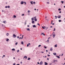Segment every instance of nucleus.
<instances>
[{
    "mask_svg": "<svg viewBox=\"0 0 65 65\" xmlns=\"http://www.w3.org/2000/svg\"><path fill=\"white\" fill-rule=\"evenodd\" d=\"M31 45V44H30V43H28V44L27 45V47H28V46H29V45Z\"/></svg>",
    "mask_w": 65,
    "mask_h": 65,
    "instance_id": "1",
    "label": "nucleus"
},
{
    "mask_svg": "<svg viewBox=\"0 0 65 65\" xmlns=\"http://www.w3.org/2000/svg\"><path fill=\"white\" fill-rule=\"evenodd\" d=\"M43 64V62L42 61H41L40 63V64H41V65H42Z\"/></svg>",
    "mask_w": 65,
    "mask_h": 65,
    "instance_id": "2",
    "label": "nucleus"
},
{
    "mask_svg": "<svg viewBox=\"0 0 65 65\" xmlns=\"http://www.w3.org/2000/svg\"><path fill=\"white\" fill-rule=\"evenodd\" d=\"M24 2L23 1H21V4H24Z\"/></svg>",
    "mask_w": 65,
    "mask_h": 65,
    "instance_id": "3",
    "label": "nucleus"
},
{
    "mask_svg": "<svg viewBox=\"0 0 65 65\" xmlns=\"http://www.w3.org/2000/svg\"><path fill=\"white\" fill-rule=\"evenodd\" d=\"M13 36H14V38H15V37H16V35H15L14 34H13Z\"/></svg>",
    "mask_w": 65,
    "mask_h": 65,
    "instance_id": "4",
    "label": "nucleus"
},
{
    "mask_svg": "<svg viewBox=\"0 0 65 65\" xmlns=\"http://www.w3.org/2000/svg\"><path fill=\"white\" fill-rule=\"evenodd\" d=\"M34 18H35V21H37V19H36V17H34Z\"/></svg>",
    "mask_w": 65,
    "mask_h": 65,
    "instance_id": "5",
    "label": "nucleus"
},
{
    "mask_svg": "<svg viewBox=\"0 0 65 65\" xmlns=\"http://www.w3.org/2000/svg\"><path fill=\"white\" fill-rule=\"evenodd\" d=\"M58 19H60L61 18V15H60V16L59 15L58 16Z\"/></svg>",
    "mask_w": 65,
    "mask_h": 65,
    "instance_id": "6",
    "label": "nucleus"
},
{
    "mask_svg": "<svg viewBox=\"0 0 65 65\" xmlns=\"http://www.w3.org/2000/svg\"><path fill=\"white\" fill-rule=\"evenodd\" d=\"M24 58H25L26 59L27 58V57L26 56H25L24 57Z\"/></svg>",
    "mask_w": 65,
    "mask_h": 65,
    "instance_id": "7",
    "label": "nucleus"
},
{
    "mask_svg": "<svg viewBox=\"0 0 65 65\" xmlns=\"http://www.w3.org/2000/svg\"><path fill=\"white\" fill-rule=\"evenodd\" d=\"M58 17V16H55V19H57V17Z\"/></svg>",
    "mask_w": 65,
    "mask_h": 65,
    "instance_id": "8",
    "label": "nucleus"
},
{
    "mask_svg": "<svg viewBox=\"0 0 65 65\" xmlns=\"http://www.w3.org/2000/svg\"><path fill=\"white\" fill-rule=\"evenodd\" d=\"M45 65H47V64H48V63H47L46 62H45Z\"/></svg>",
    "mask_w": 65,
    "mask_h": 65,
    "instance_id": "9",
    "label": "nucleus"
},
{
    "mask_svg": "<svg viewBox=\"0 0 65 65\" xmlns=\"http://www.w3.org/2000/svg\"><path fill=\"white\" fill-rule=\"evenodd\" d=\"M33 28H36V26L35 25H33Z\"/></svg>",
    "mask_w": 65,
    "mask_h": 65,
    "instance_id": "10",
    "label": "nucleus"
},
{
    "mask_svg": "<svg viewBox=\"0 0 65 65\" xmlns=\"http://www.w3.org/2000/svg\"><path fill=\"white\" fill-rule=\"evenodd\" d=\"M53 55H54L55 56H56V55H57V54L56 53H53Z\"/></svg>",
    "mask_w": 65,
    "mask_h": 65,
    "instance_id": "11",
    "label": "nucleus"
},
{
    "mask_svg": "<svg viewBox=\"0 0 65 65\" xmlns=\"http://www.w3.org/2000/svg\"><path fill=\"white\" fill-rule=\"evenodd\" d=\"M56 56V57H57V58H60V57H59V56H57H57Z\"/></svg>",
    "mask_w": 65,
    "mask_h": 65,
    "instance_id": "12",
    "label": "nucleus"
},
{
    "mask_svg": "<svg viewBox=\"0 0 65 65\" xmlns=\"http://www.w3.org/2000/svg\"><path fill=\"white\" fill-rule=\"evenodd\" d=\"M31 59V58H28L27 60H30Z\"/></svg>",
    "mask_w": 65,
    "mask_h": 65,
    "instance_id": "13",
    "label": "nucleus"
},
{
    "mask_svg": "<svg viewBox=\"0 0 65 65\" xmlns=\"http://www.w3.org/2000/svg\"><path fill=\"white\" fill-rule=\"evenodd\" d=\"M27 30H28V31H30V29H29V28H28L27 29Z\"/></svg>",
    "mask_w": 65,
    "mask_h": 65,
    "instance_id": "14",
    "label": "nucleus"
},
{
    "mask_svg": "<svg viewBox=\"0 0 65 65\" xmlns=\"http://www.w3.org/2000/svg\"><path fill=\"white\" fill-rule=\"evenodd\" d=\"M30 3H31V4H32V5L33 4V2L32 1L30 2Z\"/></svg>",
    "mask_w": 65,
    "mask_h": 65,
    "instance_id": "15",
    "label": "nucleus"
},
{
    "mask_svg": "<svg viewBox=\"0 0 65 65\" xmlns=\"http://www.w3.org/2000/svg\"><path fill=\"white\" fill-rule=\"evenodd\" d=\"M61 3H62V4H63V3H64V1H61Z\"/></svg>",
    "mask_w": 65,
    "mask_h": 65,
    "instance_id": "16",
    "label": "nucleus"
},
{
    "mask_svg": "<svg viewBox=\"0 0 65 65\" xmlns=\"http://www.w3.org/2000/svg\"><path fill=\"white\" fill-rule=\"evenodd\" d=\"M54 46L55 47H57V44L55 45Z\"/></svg>",
    "mask_w": 65,
    "mask_h": 65,
    "instance_id": "17",
    "label": "nucleus"
},
{
    "mask_svg": "<svg viewBox=\"0 0 65 65\" xmlns=\"http://www.w3.org/2000/svg\"><path fill=\"white\" fill-rule=\"evenodd\" d=\"M12 51H15V49H14V48L12 49Z\"/></svg>",
    "mask_w": 65,
    "mask_h": 65,
    "instance_id": "18",
    "label": "nucleus"
},
{
    "mask_svg": "<svg viewBox=\"0 0 65 65\" xmlns=\"http://www.w3.org/2000/svg\"><path fill=\"white\" fill-rule=\"evenodd\" d=\"M21 44H24V42H21Z\"/></svg>",
    "mask_w": 65,
    "mask_h": 65,
    "instance_id": "19",
    "label": "nucleus"
},
{
    "mask_svg": "<svg viewBox=\"0 0 65 65\" xmlns=\"http://www.w3.org/2000/svg\"><path fill=\"white\" fill-rule=\"evenodd\" d=\"M52 48H51V49H50L51 51H53V49Z\"/></svg>",
    "mask_w": 65,
    "mask_h": 65,
    "instance_id": "20",
    "label": "nucleus"
},
{
    "mask_svg": "<svg viewBox=\"0 0 65 65\" xmlns=\"http://www.w3.org/2000/svg\"><path fill=\"white\" fill-rule=\"evenodd\" d=\"M3 23H5V24H6V21H4V22H3Z\"/></svg>",
    "mask_w": 65,
    "mask_h": 65,
    "instance_id": "21",
    "label": "nucleus"
},
{
    "mask_svg": "<svg viewBox=\"0 0 65 65\" xmlns=\"http://www.w3.org/2000/svg\"><path fill=\"white\" fill-rule=\"evenodd\" d=\"M6 35L7 36H8L9 35V34H8V33H7L6 34Z\"/></svg>",
    "mask_w": 65,
    "mask_h": 65,
    "instance_id": "22",
    "label": "nucleus"
},
{
    "mask_svg": "<svg viewBox=\"0 0 65 65\" xmlns=\"http://www.w3.org/2000/svg\"><path fill=\"white\" fill-rule=\"evenodd\" d=\"M8 40H9V39H7L6 40V41H8Z\"/></svg>",
    "mask_w": 65,
    "mask_h": 65,
    "instance_id": "23",
    "label": "nucleus"
},
{
    "mask_svg": "<svg viewBox=\"0 0 65 65\" xmlns=\"http://www.w3.org/2000/svg\"><path fill=\"white\" fill-rule=\"evenodd\" d=\"M31 20H32V21H33V20H34V18H31Z\"/></svg>",
    "mask_w": 65,
    "mask_h": 65,
    "instance_id": "24",
    "label": "nucleus"
},
{
    "mask_svg": "<svg viewBox=\"0 0 65 65\" xmlns=\"http://www.w3.org/2000/svg\"><path fill=\"white\" fill-rule=\"evenodd\" d=\"M34 23V21H32V23L33 24V23Z\"/></svg>",
    "mask_w": 65,
    "mask_h": 65,
    "instance_id": "25",
    "label": "nucleus"
},
{
    "mask_svg": "<svg viewBox=\"0 0 65 65\" xmlns=\"http://www.w3.org/2000/svg\"><path fill=\"white\" fill-rule=\"evenodd\" d=\"M59 22H61V20H59Z\"/></svg>",
    "mask_w": 65,
    "mask_h": 65,
    "instance_id": "26",
    "label": "nucleus"
},
{
    "mask_svg": "<svg viewBox=\"0 0 65 65\" xmlns=\"http://www.w3.org/2000/svg\"><path fill=\"white\" fill-rule=\"evenodd\" d=\"M42 28L43 29H45L44 27L42 26Z\"/></svg>",
    "mask_w": 65,
    "mask_h": 65,
    "instance_id": "27",
    "label": "nucleus"
},
{
    "mask_svg": "<svg viewBox=\"0 0 65 65\" xmlns=\"http://www.w3.org/2000/svg\"><path fill=\"white\" fill-rule=\"evenodd\" d=\"M13 17L14 18H16V16H15V15H14L13 16Z\"/></svg>",
    "mask_w": 65,
    "mask_h": 65,
    "instance_id": "28",
    "label": "nucleus"
},
{
    "mask_svg": "<svg viewBox=\"0 0 65 65\" xmlns=\"http://www.w3.org/2000/svg\"><path fill=\"white\" fill-rule=\"evenodd\" d=\"M18 43V42H16V43H15V45H17V44Z\"/></svg>",
    "mask_w": 65,
    "mask_h": 65,
    "instance_id": "29",
    "label": "nucleus"
},
{
    "mask_svg": "<svg viewBox=\"0 0 65 65\" xmlns=\"http://www.w3.org/2000/svg\"><path fill=\"white\" fill-rule=\"evenodd\" d=\"M41 46V45H39L38 47H39Z\"/></svg>",
    "mask_w": 65,
    "mask_h": 65,
    "instance_id": "30",
    "label": "nucleus"
},
{
    "mask_svg": "<svg viewBox=\"0 0 65 65\" xmlns=\"http://www.w3.org/2000/svg\"><path fill=\"white\" fill-rule=\"evenodd\" d=\"M29 12H30V11L29 10H28V13H29Z\"/></svg>",
    "mask_w": 65,
    "mask_h": 65,
    "instance_id": "31",
    "label": "nucleus"
},
{
    "mask_svg": "<svg viewBox=\"0 0 65 65\" xmlns=\"http://www.w3.org/2000/svg\"><path fill=\"white\" fill-rule=\"evenodd\" d=\"M8 8H10V6H8Z\"/></svg>",
    "mask_w": 65,
    "mask_h": 65,
    "instance_id": "32",
    "label": "nucleus"
},
{
    "mask_svg": "<svg viewBox=\"0 0 65 65\" xmlns=\"http://www.w3.org/2000/svg\"><path fill=\"white\" fill-rule=\"evenodd\" d=\"M55 30H56V29H55V28H54V30H53V31H55Z\"/></svg>",
    "mask_w": 65,
    "mask_h": 65,
    "instance_id": "33",
    "label": "nucleus"
},
{
    "mask_svg": "<svg viewBox=\"0 0 65 65\" xmlns=\"http://www.w3.org/2000/svg\"><path fill=\"white\" fill-rule=\"evenodd\" d=\"M44 47L45 48H46V47H45V46H44Z\"/></svg>",
    "mask_w": 65,
    "mask_h": 65,
    "instance_id": "34",
    "label": "nucleus"
},
{
    "mask_svg": "<svg viewBox=\"0 0 65 65\" xmlns=\"http://www.w3.org/2000/svg\"><path fill=\"white\" fill-rule=\"evenodd\" d=\"M5 7L6 8H7V7H8L7 6H6Z\"/></svg>",
    "mask_w": 65,
    "mask_h": 65,
    "instance_id": "35",
    "label": "nucleus"
},
{
    "mask_svg": "<svg viewBox=\"0 0 65 65\" xmlns=\"http://www.w3.org/2000/svg\"><path fill=\"white\" fill-rule=\"evenodd\" d=\"M19 50H18L17 51V52H19Z\"/></svg>",
    "mask_w": 65,
    "mask_h": 65,
    "instance_id": "36",
    "label": "nucleus"
},
{
    "mask_svg": "<svg viewBox=\"0 0 65 65\" xmlns=\"http://www.w3.org/2000/svg\"><path fill=\"white\" fill-rule=\"evenodd\" d=\"M33 4H35L36 3L35 2H33Z\"/></svg>",
    "mask_w": 65,
    "mask_h": 65,
    "instance_id": "37",
    "label": "nucleus"
},
{
    "mask_svg": "<svg viewBox=\"0 0 65 65\" xmlns=\"http://www.w3.org/2000/svg\"><path fill=\"white\" fill-rule=\"evenodd\" d=\"M24 4H25V5L26 4V3L25 2H24Z\"/></svg>",
    "mask_w": 65,
    "mask_h": 65,
    "instance_id": "38",
    "label": "nucleus"
},
{
    "mask_svg": "<svg viewBox=\"0 0 65 65\" xmlns=\"http://www.w3.org/2000/svg\"><path fill=\"white\" fill-rule=\"evenodd\" d=\"M47 4H49L50 3H49L48 2H47Z\"/></svg>",
    "mask_w": 65,
    "mask_h": 65,
    "instance_id": "39",
    "label": "nucleus"
},
{
    "mask_svg": "<svg viewBox=\"0 0 65 65\" xmlns=\"http://www.w3.org/2000/svg\"><path fill=\"white\" fill-rule=\"evenodd\" d=\"M27 27H30V25H27Z\"/></svg>",
    "mask_w": 65,
    "mask_h": 65,
    "instance_id": "40",
    "label": "nucleus"
},
{
    "mask_svg": "<svg viewBox=\"0 0 65 65\" xmlns=\"http://www.w3.org/2000/svg\"><path fill=\"white\" fill-rule=\"evenodd\" d=\"M55 35L54 34L53 36H54V37H55Z\"/></svg>",
    "mask_w": 65,
    "mask_h": 65,
    "instance_id": "41",
    "label": "nucleus"
},
{
    "mask_svg": "<svg viewBox=\"0 0 65 65\" xmlns=\"http://www.w3.org/2000/svg\"><path fill=\"white\" fill-rule=\"evenodd\" d=\"M47 56L48 57H50V55H49L48 54L47 55Z\"/></svg>",
    "mask_w": 65,
    "mask_h": 65,
    "instance_id": "42",
    "label": "nucleus"
},
{
    "mask_svg": "<svg viewBox=\"0 0 65 65\" xmlns=\"http://www.w3.org/2000/svg\"><path fill=\"white\" fill-rule=\"evenodd\" d=\"M58 10H61V9H60V8Z\"/></svg>",
    "mask_w": 65,
    "mask_h": 65,
    "instance_id": "43",
    "label": "nucleus"
},
{
    "mask_svg": "<svg viewBox=\"0 0 65 65\" xmlns=\"http://www.w3.org/2000/svg\"><path fill=\"white\" fill-rule=\"evenodd\" d=\"M37 25H38L39 26H40V24H39V23H38Z\"/></svg>",
    "mask_w": 65,
    "mask_h": 65,
    "instance_id": "44",
    "label": "nucleus"
},
{
    "mask_svg": "<svg viewBox=\"0 0 65 65\" xmlns=\"http://www.w3.org/2000/svg\"><path fill=\"white\" fill-rule=\"evenodd\" d=\"M23 36H24L23 35H22V39H23Z\"/></svg>",
    "mask_w": 65,
    "mask_h": 65,
    "instance_id": "45",
    "label": "nucleus"
},
{
    "mask_svg": "<svg viewBox=\"0 0 65 65\" xmlns=\"http://www.w3.org/2000/svg\"><path fill=\"white\" fill-rule=\"evenodd\" d=\"M23 15H24V14H22V16H23Z\"/></svg>",
    "mask_w": 65,
    "mask_h": 65,
    "instance_id": "46",
    "label": "nucleus"
},
{
    "mask_svg": "<svg viewBox=\"0 0 65 65\" xmlns=\"http://www.w3.org/2000/svg\"><path fill=\"white\" fill-rule=\"evenodd\" d=\"M20 63L21 64H22L23 63V62H20Z\"/></svg>",
    "mask_w": 65,
    "mask_h": 65,
    "instance_id": "47",
    "label": "nucleus"
},
{
    "mask_svg": "<svg viewBox=\"0 0 65 65\" xmlns=\"http://www.w3.org/2000/svg\"><path fill=\"white\" fill-rule=\"evenodd\" d=\"M47 60H49V58H47Z\"/></svg>",
    "mask_w": 65,
    "mask_h": 65,
    "instance_id": "48",
    "label": "nucleus"
},
{
    "mask_svg": "<svg viewBox=\"0 0 65 65\" xmlns=\"http://www.w3.org/2000/svg\"><path fill=\"white\" fill-rule=\"evenodd\" d=\"M20 38V37H19V36H18L17 37V38Z\"/></svg>",
    "mask_w": 65,
    "mask_h": 65,
    "instance_id": "49",
    "label": "nucleus"
},
{
    "mask_svg": "<svg viewBox=\"0 0 65 65\" xmlns=\"http://www.w3.org/2000/svg\"><path fill=\"white\" fill-rule=\"evenodd\" d=\"M37 64H39V62H38V63H37Z\"/></svg>",
    "mask_w": 65,
    "mask_h": 65,
    "instance_id": "50",
    "label": "nucleus"
},
{
    "mask_svg": "<svg viewBox=\"0 0 65 65\" xmlns=\"http://www.w3.org/2000/svg\"><path fill=\"white\" fill-rule=\"evenodd\" d=\"M13 59H15V57H14L13 58Z\"/></svg>",
    "mask_w": 65,
    "mask_h": 65,
    "instance_id": "51",
    "label": "nucleus"
},
{
    "mask_svg": "<svg viewBox=\"0 0 65 65\" xmlns=\"http://www.w3.org/2000/svg\"><path fill=\"white\" fill-rule=\"evenodd\" d=\"M46 52H48V51H47V50H46Z\"/></svg>",
    "mask_w": 65,
    "mask_h": 65,
    "instance_id": "52",
    "label": "nucleus"
},
{
    "mask_svg": "<svg viewBox=\"0 0 65 65\" xmlns=\"http://www.w3.org/2000/svg\"><path fill=\"white\" fill-rule=\"evenodd\" d=\"M59 13H61V11H60L59 12Z\"/></svg>",
    "mask_w": 65,
    "mask_h": 65,
    "instance_id": "53",
    "label": "nucleus"
},
{
    "mask_svg": "<svg viewBox=\"0 0 65 65\" xmlns=\"http://www.w3.org/2000/svg\"><path fill=\"white\" fill-rule=\"evenodd\" d=\"M13 65H15V63H13Z\"/></svg>",
    "mask_w": 65,
    "mask_h": 65,
    "instance_id": "54",
    "label": "nucleus"
},
{
    "mask_svg": "<svg viewBox=\"0 0 65 65\" xmlns=\"http://www.w3.org/2000/svg\"><path fill=\"white\" fill-rule=\"evenodd\" d=\"M52 27H53V26H50V28H52Z\"/></svg>",
    "mask_w": 65,
    "mask_h": 65,
    "instance_id": "55",
    "label": "nucleus"
},
{
    "mask_svg": "<svg viewBox=\"0 0 65 65\" xmlns=\"http://www.w3.org/2000/svg\"><path fill=\"white\" fill-rule=\"evenodd\" d=\"M47 41H48H48H49V40H48V39L47 40Z\"/></svg>",
    "mask_w": 65,
    "mask_h": 65,
    "instance_id": "56",
    "label": "nucleus"
},
{
    "mask_svg": "<svg viewBox=\"0 0 65 65\" xmlns=\"http://www.w3.org/2000/svg\"><path fill=\"white\" fill-rule=\"evenodd\" d=\"M63 54H62L61 55V56H63Z\"/></svg>",
    "mask_w": 65,
    "mask_h": 65,
    "instance_id": "57",
    "label": "nucleus"
},
{
    "mask_svg": "<svg viewBox=\"0 0 65 65\" xmlns=\"http://www.w3.org/2000/svg\"><path fill=\"white\" fill-rule=\"evenodd\" d=\"M16 65H20V64H16Z\"/></svg>",
    "mask_w": 65,
    "mask_h": 65,
    "instance_id": "58",
    "label": "nucleus"
},
{
    "mask_svg": "<svg viewBox=\"0 0 65 65\" xmlns=\"http://www.w3.org/2000/svg\"><path fill=\"white\" fill-rule=\"evenodd\" d=\"M28 15H30V14H29V13H28Z\"/></svg>",
    "mask_w": 65,
    "mask_h": 65,
    "instance_id": "59",
    "label": "nucleus"
},
{
    "mask_svg": "<svg viewBox=\"0 0 65 65\" xmlns=\"http://www.w3.org/2000/svg\"><path fill=\"white\" fill-rule=\"evenodd\" d=\"M54 24H55L54 23H53V24H52V25H54Z\"/></svg>",
    "mask_w": 65,
    "mask_h": 65,
    "instance_id": "60",
    "label": "nucleus"
},
{
    "mask_svg": "<svg viewBox=\"0 0 65 65\" xmlns=\"http://www.w3.org/2000/svg\"><path fill=\"white\" fill-rule=\"evenodd\" d=\"M41 53H44V52H41Z\"/></svg>",
    "mask_w": 65,
    "mask_h": 65,
    "instance_id": "61",
    "label": "nucleus"
},
{
    "mask_svg": "<svg viewBox=\"0 0 65 65\" xmlns=\"http://www.w3.org/2000/svg\"><path fill=\"white\" fill-rule=\"evenodd\" d=\"M5 55H4L3 56V57H5Z\"/></svg>",
    "mask_w": 65,
    "mask_h": 65,
    "instance_id": "62",
    "label": "nucleus"
},
{
    "mask_svg": "<svg viewBox=\"0 0 65 65\" xmlns=\"http://www.w3.org/2000/svg\"><path fill=\"white\" fill-rule=\"evenodd\" d=\"M20 50H22V48H21Z\"/></svg>",
    "mask_w": 65,
    "mask_h": 65,
    "instance_id": "63",
    "label": "nucleus"
},
{
    "mask_svg": "<svg viewBox=\"0 0 65 65\" xmlns=\"http://www.w3.org/2000/svg\"><path fill=\"white\" fill-rule=\"evenodd\" d=\"M34 10H36V9H35Z\"/></svg>",
    "mask_w": 65,
    "mask_h": 65,
    "instance_id": "64",
    "label": "nucleus"
}]
</instances>
